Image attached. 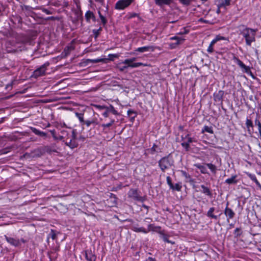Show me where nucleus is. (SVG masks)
<instances>
[{
    "mask_svg": "<svg viewBox=\"0 0 261 261\" xmlns=\"http://www.w3.org/2000/svg\"><path fill=\"white\" fill-rule=\"evenodd\" d=\"M75 115L81 122L85 123V121L84 120V115L83 114L76 113Z\"/></svg>",
    "mask_w": 261,
    "mask_h": 261,
    "instance_id": "obj_31",
    "label": "nucleus"
},
{
    "mask_svg": "<svg viewBox=\"0 0 261 261\" xmlns=\"http://www.w3.org/2000/svg\"><path fill=\"white\" fill-rule=\"evenodd\" d=\"M155 48V47L153 46H143L141 47L137 48L135 51H138L140 53H144L147 51H153Z\"/></svg>",
    "mask_w": 261,
    "mask_h": 261,
    "instance_id": "obj_11",
    "label": "nucleus"
},
{
    "mask_svg": "<svg viewBox=\"0 0 261 261\" xmlns=\"http://www.w3.org/2000/svg\"><path fill=\"white\" fill-rule=\"evenodd\" d=\"M3 121V118H2V120L0 121V123H2Z\"/></svg>",
    "mask_w": 261,
    "mask_h": 261,
    "instance_id": "obj_61",
    "label": "nucleus"
},
{
    "mask_svg": "<svg viewBox=\"0 0 261 261\" xmlns=\"http://www.w3.org/2000/svg\"><path fill=\"white\" fill-rule=\"evenodd\" d=\"M215 211V208L214 207H210L209 210L207 212V216L212 219L215 220L218 219V217L217 215L214 214V212Z\"/></svg>",
    "mask_w": 261,
    "mask_h": 261,
    "instance_id": "obj_15",
    "label": "nucleus"
},
{
    "mask_svg": "<svg viewBox=\"0 0 261 261\" xmlns=\"http://www.w3.org/2000/svg\"><path fill=\"white\" fill-rule=\"evenodd\" d=\"M127 112H128V114L129 115L131 113L133 112V111L131 110H128Z\"/></svg>",
    "mask_w": 261,
    "mask_h": 261,
    "instance_id": "obj_55",
    "label": "nucleus"
},
{
    "mask_svg": "<svg viewBox=\"0 0 261 261\" xmlns=\"http://www.w3.org/2000/svg\"><path fill=\"white\" fill-rule=\"evenodd\" d=\"M33 132L37 135L38 136H41V137H46V134L43 132H41L40 130H39L38 129H37L36 128H33Z\"/></svg>",
    "mask_w": 261,
    "mask_h": 261,
    "instance_id": "obj_26",
    "label": "nucleus"
},
{
    "mask_svg": "<svg viewBox=\"0 0 261 261\" xmlns=\"http://www.w3.org/2000/svg\"><path fill=\"white\" fill-rule=\"evenodd\" d=\"M21 241H22V242H24V240L23 239L21 240Z\"/></svg>",
    "mask_w": 261,
    "mask_h": 261,
    "instance_id": "obj_63",
    "label": "nucleus"
},
{
    "mask_svg": "<svg viewBox=\"0 0 261 261\" xmlns=\"http://www.w3.org/2000/svg\"><path fill=\"white\" fill-rule=\"evenodd\" d=\"M171 0H154L155 4L159 6L162 7L163 4H168Z\"/></svg>",
    "mask_w": 261,
    "mask_h": 261,
    "instance_id": "obj_23",
    "label": "nucleus"
},
{
    "mask_svg": "<svg viewBox=\"0 0 261 261\" xmlns=\"http://www.w3.org/2000/svg\"><path fill=\"white\" fill-rule=\"evenodd\" d=\"M145 261H156V259L151 257H148Z\"/></svg>",
    "mask_w": 261,
    "mask_h": 261,
    "instance_id": "obj_49",
    "label": "nucleus"
},
{
    "mask_svg": "<svg viewBox=\"0 0 261 261\" xmlns=\"http://www.w3.org/2000/svg\"><path fill=\"white\" fill-rule=\"evenodd\" d=\"M233 60L241 68L244 69L245 72H248L249 71V67L246 66L239 58L234 57Z\"/></svg>",
    "mask_w": 261,
    "mask_h": 261,
    "instance_id": "obj_10",
    "label": "nucleus"
},
{
    "mask_svg": "<svg viewBox=\"0 0 261 261\" xmlns=\"http://www.w3.org/2000/svg\"><path fill=\"white\" fill-rule=\"evenodd\" d=\"M85 123L86 124L87 127H89L92 124H98V122H97V120L96 118H93L91 120H88L85 121Z\"/></svg>",
    "mask_w": 261,
    "mask_h": 261,
    "instance_id": "obj_22",
    "label": "nucleus"
},
{
    "mask_svg": "<svg viewBox=\"0 0 261 261\" xmlns=\"http://www.w3.org/2000/svg\"><path fill=\"white\" fill-rule=\"evenodd\" d=\"M136 61L135 58H132L130 59H125L124 61L122 62V64L126 65L127 67L131 68H137L140 66H146L147 64H143L141 62L134 63V61Z\"/></svg>",
    "mask_w": 261,
    "mask_h": 261,
    "instance_id": "obj_3",
    "label": "nucleus"
},
{
    "mask_svg": "<svg viewBox=\"0 0 261 261\" xmlns=\"http://www.w3.org/2000/svg\"><path fill=\"white\" fill-rule=\"evenodd\" d=\"M112 56L116 58L118 57V56L117 55H112Z\"/></svg>",
    "mask_w": 261,
    "mask_h": 261,
    "instance_id": "obj_57",
    "label": "nucleus"
},
{
    "mask_svg": "<svg viewBox=\"0 0 261 261\" xmlns=\"http://www.w3.org/2000/svg\"><path fill=\"white\" fill-rule=\"evenodd\" d=\"M181 145L184 147H185L187 150H188L189 148V143H187V142H183V143H181Z\"/></svg>",
    "mask_w": 261,
    "mask_h": 261,
    "instance_id": "obj_43",
    "label": "nucleus"
},
{
    "mask_svg": "<svg viewBox=\"0 0 261 261\" xmlns=\"http://www.w3.org/2000/svg\"><path fill=\"white\" fill-rule=\"evenodd\" d=\"M96 2H98L100 4H103L104 2V0H95Z\"/></svg>",
    "mask_w": 261,
    "mask_h": 261,
    "instance_id": "obj_52",
    "label": "nucleus"
},
{
    "mask_svg": "<svg viewBox=\"0 0 261 261\" xmlns=\"http://www.w3.org/2000/svg\"><path fill=\"white\" fill-rule=\"evenodd\" d=\"M100 18L101 19V22H102V24L103 25H105L107 23V19L103 15L102 16H100Z\"/></svg>",
    "mask_w": 261,
    "mask_h": 261,
    "instance_id": "obj_42",
    "label": "nucleus"
},
{
    "mask_svg": "<svg viewBox=\"0 0 261 261\" xmlns=\"http://www.w3.org/2000/svg\"><path fill=\"white\" fill-rule=\"evenodd\" d=\"M98 15H99V17H100V16H102L99 11H98Z\"/></svg>",
    "mask_w": 261,
    "mask_h": 261,
    "instance_id": "obj_56",
    "label": "nucleus"
},
{
    "mask_svg": "<svg viewBox=\"0 0 261 261\" xmlns=\"http://www.w3.org/2000/svg\"><path fill=\"white\" fill-rule=\"evenodd\" d=\"M115 122V120L114 119H111L110 121V122L107 123V124H101V126L105 128L106 127H109L111 126Z\"/></svg>",
    "mask_w": 261,
    "mask_h": 261,
    "instance_id": "obj_32",
    "label": "nucleus"
},
{
    "mask_svg": "<svg viewBox=\"0 0 261 261\" xmlns=\"http://www.w3.org/2000/svg\"><path fill=\"white\" fill-rule=\"evenodd\" d=\"M195 167L199 169L202 174H208L206 167L205 166L201 165L200 164H195L194 165Z\"/></svg>",
    "mask_w": 261,
    "mask_h": 261,
    "instance_id": "obj_16",
    "label": "nucleus"
},
{
    "mask_svg": "<svg viewBox=\"0 0 261 261\" xmlns=\"http://www.w3.org/2000/svg\"><path fill=\"white\" fill-rule=\"evenodd\" d=\"M228 202L227 203L226 207L224 210V214L227 217V220L228 222L229 219H232L235 215L234 212L230 208L228 207Z\"/></svg>",
    "mask_w": 261,
    "mask_h": 261,
    "instance_id": "obj_9",
    "label": "nucleus"
},
{
    "mask_svg": "<svg viewBox=\"0 0 261 261\" xmlns=\"http://www.w3.org/2000/svg\"><path fill=\"white\" fill-rule=\"evenodd\" d=\"M128 196L129 197L139 201L142 202L145 200L144 197H141L139 195L137 190L135 189H130L128 191Z\"/></svg>",
    "mask_w": 261,
    "mask_h": 261,
    "instance_id": "obj_5",
    "label": "nucleus"
},
{
    "mask_svg": "<svg viewBox=\"0 0 261 261\" xmlns=\"http://www.w3.org/2000/svg\"><path fill=\"white\" fill-rule=\"evenodd\" d=\"M101 30V28H100L98 30H94L93 31V33L95 36V37H97L99 34V32Z\"/></svg>",
    "mask_w": 261,
    "mask_h": 261,
    "instance_id": "obj_44",
    "label": "nucleus"
},
{
    "mask_svg": "<svg viewBox=\"0 0 261 261\" xmlns=\"http://www.w3.org/2000/svg\"><path fill=\"white\" fill-rule=\"evenodd\" d=\"M151 221V219L149 218H146L144 220V221L147 222V223H150Z\"/></svg>",
    "mask_w": 261,
    "mask_h": 261,
    "instance_id": "obj_51",
    "label": "nucleus"
},
{
    "mask_svg": "<svg viewBox=\"0 0 261 261\" xmlns=\"http://www.w3.org/2000/svg\"><path fill=\"white\" fill-rule=\"evenodd\" d=\"M103 60L102 59H88L87 61L91 63H98L102 62Z\"/></svg>",
    "mask_w": 261,
    "mask_h": 261,
    "instance_id": "obj_34",
    "label": "nucleus"
},
{
    "mask_svg": "<svg viewBox=\"0 0 261 261\" xmlns=\"http://www.w3.org/2000/svg\"><path fill=\"white\" fill-rule=\"evenodd\" d=\"M42 11L44 12L45 13H46V14H51L53 13L50 11L49 10L46 9H45V8H42Z\"/></svg>",
    "mask_w": 261,
    "mask_h": 261,
    "instance_id": "obj_46",
    "label": "nucleus"
},
{
    "mask_svg": "<svg viewBox=\"0 0 261 261\" xmlns=\"http://www.w3.org/2000/svg\"><path fill=\"white\" fill-rule=\"evenodd\" d=\"M5 238L7 241L13 246L17 247L20 245V241L18 239L8 237L7 236H5Z\"/></svg>",
    "mask_w": 261,
    "mask_h": 261,
    "instance_id": "obj_12",
    "label": "nucleus"
},
{
    "mask_svg": "<svg viewBox=\"0 0 261 261\" xmlns=\"http://www.w3.org/2000/svg\"><path fill=\"white\" fill-rule=\"evenodd\" d=\"M49 235L50 236V237L53 240H55L56 238V237H57L56 233L55 231L53 230H51V232H50Z\"/></svg>",
    "mask_w": 261,
    "mask_h": 261,
    "instance_id": "obj_41",
    "label": "nucleus"
},
{
    "mask_svg": "<svg viewBox=\"0 0 261 261\" xmlns=\"http://www.w3.org/2000/svg\"><path fill=\"white\" fill-rule=\"evenodd\" d=\"M173 160L169 156L163 157L159 161V166L161 170L164 172L173 165Z\"/></svg>",
    "mask_w": 261,
    "mask_h": 261,
    "instance_id": "obj_2",
    "label": "nucleus"
},
{
    "mask_svg": "<svg viewBox=\"0 0 261 261\" xmlns=\"http://www.w3.org/2000/svg\"><path fill=\"white\" fill-rule=\"evenodd\" d=\"M160 229V226H155L153 224H150L148 225V228L146 229V230H148V232L150 231H158Z\"/></svg>",
    "mask_w": 261,
    "mask_h": 261,
    "instance_id": "obj_18",
    "label": "nucleus"
},
{
    "mask_svg": "<svg viewBox=\"0 0 261 261\" xmlns=\"http://www.w3.org/2000/svg\"><path fill=\"white\" fill-rule=\"evenodd\" d=\"M201 188L202 189V192L203 194H205V195H206L207 196H211L212 193L208 188L205 187V186H204L203 185H201Z\"/></svg>",
    "mask_w": 261,
    "mask_h": 261,
    "instance_id": "obj_21",
    "label": "nucleus"
},
{
    "mask_svg": "<svg viewBox=\"0 0 261 261\" xmlns=\"http://www.w3.org/2000/svg\"><path fill=\"white\" fill-rule=\"evenodd\" d=\"M95 107L100 110L106 109V107L103 106L96 105Z\"/></svg>",
    "mask_w": 261,
    "mask_h": 261,
    "instance_id": "obj_48",
    "label": "nucleus"
},
{
    "mask_svg": "<svg viewBox=\"0 0 261 261\" xmlns=\"http://www.w3.org/2000/svg\"><path fill=\"white\" fill-rule=\"evenodd\" d=\"M215 44H212V42H211L210 45L208 46V48H207V51L208 52V53H212L214 51V49H213V45H214Z\"/></svg>",
    "mask_w": 261,
    "mask_h": 261,
    "instance_id": "obj_38",
    "label": "nucleus"
},
{
    "mask_svg": "<svg viewBox=\"0 0 261 261\" xmlns=\"http://www.w3.org/2000/svg\"><path fill=\"white\" fill-rule=\"evenodd\" d=\"M180 172L181 173V175L184 177H185V178H186V180L187 182H193V180L191 178V176L188 173H187L186 171L181 170L180 171Z\"/></svg>",
    "mask_w": 261,
    "mask_h": 261,
    "instance_id": "obj_19",
    "label": "nucleus"
},
{
    "mask_svg": "<svg viewBox=\"0 0 261 261\" xmlns=\"http://www.w3.org/2000/svg\"><path fill=\"white\" fill-rule=\"evenodd\" d=\"M50 132H51V133H52L53 134H54V132H55V130H51Z\"/></svg>",
    "mask_w": 261,
    "mask_h": 261,
    "instance_id": "obj_60",
    "label": "nucleus"
},
{
    "mask_svg": "<svg viewBox=\"0 0 261 261\" xmlns=\"http://www.w3.org/2000/svg\"><path fill=\"white\" fill-rule=\"evenodd\" d=\"M231 0H223L220 4L221 6H226L230 4Z\"/></svg>",
    "mask_w": 261,
    "mask_h": 261,
    "instance_id": "obj_35",
    "label": "nucleus"
},
{
    "mask_svg": "<svg viewBox=\"0 0 261 261\" xmlns=\"http://www.w3.org/2000/svg\"><path fill=\"white\" fill-rule=\"evenodd\" d=\"M54 19V17H48L47 18V19H48V20H50V19L52 20V19Z\"/></svg>",
    "mask_w": 261,
    "mask_h": 261,
    "instance_id": "obj_54",
    "label": "nucleus"
},
{
    "mask_svg": "<svg viewBox=\"0 0 261 261\" xmlns=\"http://www.w3.org/2000/svg\"><path fill=\"white\" fill-rule=\"evenodd\" d=\"M224 91L222 90H219L217 92L214 93V98L215 101H221L222 100L224 95Z\"/></svg>",
    "mask_w": 261,
    "mask_h": 261,
    "instance_id": "obj_13",
    "label": "nucleus"
},
{
    "mask_svg": "<svg viewBox=\"0 0 261 261\" xmlns=\"http://www.w3.org/2000/svg\"><path fill=\"white\" fill-rule=\"evenodd\" d=\"M108 113H109V112L107 110H106V111L105 112L103 113V116L105 117H108Z\"/></svg>",
    "mask_w": 261,
    "mask_h": 261,
    "instance_id": "obj_50",
    "label": "nucleus"
},
{
    "mask_svg": "<svg viewBox=\"0 0 261 261\" xmlns=\"http://www.w3.org/2000/svg\"><path fill=\"white\" fill-rule=\"evenodd\" d=\"M119 71L122 72L125 69L127 68V66L125 65L124 66H120V67H118Z\"/></svg>",
    "mask_w": 261,
    "mask_h": 261,
    "instance_id": "obj_45",
    "label": "nucleus"
},
{
    "mask_svg": "<svg viewBox=\"0 0 261 261\" xmlns=\"http://www.w3.org/2000/svg\"><path fill=\"white\" fill-rule=\"evenodd\" d=\"M181 185L179 183L175 184L174 185H173V187H170V189L173 190H176L177 191H180L181 189Z\"/></svg>",
    "mask_w": 261,
    "mask_h": 261,
    "instance_id": "obj_30",
    "label": "nucleus"
},
{
    "mask_svg": "<svg viewBox=\"0 0 261 261\" xmlns=\"http://www.w3.org/2000/svg\"><path fill=\"white\" fill-rule=\"evenodd\" d=\"M156 147V146L155 145H153V146H152L151 149L154 151H156V149L155 148Z\"/></svg>",
    "mask_w": 261,
    "mask_h": 261,
    "instance_id": "obj_53",
    "label": "nucleus"
},
{
    "mask_svg": "<svg viewBox=\"0 0 261 261\" xmlns=\"http://www.w3.org/2000/svg\"><path fill=\"white\" fill-rule=\"evenodd\" d=\"M199 21H203V19H202V18H200V19H199Z\"/></svg>",
    "mask_w": 261,
    "mask_h": 261,
    "instance_id": "obj_62",
    "label": "nucleus"
},
{
    "mask_svg": "<svg viewBox=\"0 0 261 261\" xmlns=\"http://www.w3.org/2000/svg\"><path fill=\"white\" fill-rule=\"evenodd\" d=\"M207 167L210 169L212 173L215 174L217 171V167L211 163H208L206 164Z\"/></svg>",
    "mask_w": 261,
    "mask_h": 261,
    "instance_id": "obj_24",
    "label": "nucleus"
},
{
    "mask_svg": "<svg viewBox=\"0 0 261 261\" xmlns=\"http://www.w3.org/2000/svg\"><path fill=\"white\" fill-rule=\"evenodd\" d=\"M49 63L46 62L39 68L36 69L33 72V76L37 78L39 76H43L45 74L46 68L49 66Z\"/></svg>",
    "mask_w": 261,
    "mask_h": 261,
    "instance_id": "obj_4",
    "label": "nucleus"
},
{
    "mask_svg": "<svg viewBox=\"0 0 261 261\" xmlns=\"http://www.w3.org/2000/svg\"><path fill=\"white\" fill-rule=\"evenodd\" d=\"M175 22V21H171V22H170V23H173V22Z\"/></svg>",
    "mask_w": 261,
    "mask_h": 261,
    "instance_id": "obj_64",
    "label": "nucleus"
},
{
    "mask_svg": "<svg viewBox=\"0 0 261 261\" xmlns=\"http://www.w3.org/2000/svg\"><path fill=\"white\" fill-rule=\"evenodd\" d=\"M226 38L224 37L221 36L220 35H217L215 39H214L211 42L212 44H215L219 41L225 40Z\"/></svg>",
    "mask_w": 261,
    "mask_h": 261,
    "instance_id": "obj_28",
    "label": "nucleus"
},
{
    "mask_svg": "<svg viewBox=\"0 0 261 261\" xmlns=\"http://www.w3.org/2000/svg\"><path fill=\"white\" fill-rule=\"evenodd\" d=\"M166 179H167V182L168 185H169V186L170 187V188L173 187V184L172 183L171 179L170 177L167 176L166 178Z\"/></svg>",
    "mask_w": 261,
    "mask_h": 261,
    "instance_id": "obj_39",
    "label": "nucleus"
},
{
    "mask_svg": "<svg viewBox=\"0 0 261 261\" xmlns=\"http://www.w3.org/2000/svg\"><path fill=\"white\" fill-rule=\"evenodd\" d=\"M133 230L137 232H143L144 233H147L148 232V230H146V229L142 227H138L134 226L133 227Z\"/></svg>",
    "mask_w": 261,
    "mask_h": 261,
    "instance_id": "obj_17",
    "label": "nucleus"
},
{
    "mask_svg": "<svg viewBox=\"0 0 261 261\" xmlns=\"http://www.w3.org/2000/svg\"><path fill=\"white\" fill-rule=\"evenodd\" d=\"M143 206L145 208H148V206H146L145 205H143Z\"/></svg>",
    "mask_w": 261,
    "mask_h": 261,
    "instance_id": "obj_58",
    "label": "nucleus"
},
{
    "mask_svg": "<svg viewBox=\"0 0 261 261\" xmlns=\"http://www.w3.org/2000/svg\"><path fill=\"white\" fill-rule=\"evenodd\" d=\"M85 256L87 261H96V256L91 250L85 251Z\"/></svg>",
    "mask_w": 261,
    "mask_h": 261,
    "instance_id": "obj_8",
    "label": "nucleus"
},
{
    "mask_svg": "<svg viewBox=\"0 0 261 261\" xmlns=\"http://www.w3.org/2000/svg\"><path fill=\"white\" fill-rule=\"evenodd\" d=\"M106 109L109 112H111V113H112L114 115H117L118 114L117 111L115 109L114 107L113 106H112V105H110L108 107H106Z\"/></svg>",
    "mask_w": 261,
    "mask_h": 261,
    "instance_id": "obj_27",
    "label": "nucleus"
},
{
    "mask_svg": "<svg viewBox=\"0 0 261 261\" xmlns=\"http://www.w3.org/2000/svg\"><path fill=\"white\" fill-rule=\"evenodd\" d=\"M163 240L165 242H166L167 243H171L172 244H174V242H172L171 241L169 240L168 239V237L166 236H164L163 237Z\"/></svg>",
    "mask_w": 261,
    "mask_h": 261,
    "instance_id": "obj_40",
    "label": "nucleus"
},
{
    "mask_svg": "<svg viewBox=\"0 0 261 261\" xmlns=\"http://www.w3.org/2000/svg\"><path fill=\"white\" fill-rule=\"evenodd\" d=\"M259 137H260V138L261 139V130L260 131H259Z\"/></svg>",
    "mask_w": 261,
    "mask_h": 261,
    "instance_id": "obj_59",
    "label": "nucleus"
},
{
    "mask_svg": "<svg viewBox=\"0 0 261 261\" xmlns=\"http://www.w3.org/2000/svg\"><path fill=\"white\" fill-rule=\"evenodd\" d=\"M239 34L242 35L245 39L246 45L250 46L253 42L255 41V34L256 31L247 28L245 25L238 27Z\"/></svg>",
    "mask_w": 261,
    "mask_h": 261,
    "instance_id": "obj_1",
    "label": "nucleus"
},
{
    "mask_svg": "<svg viewBox=\"0 0 261 261\" xmlns=\"http://www.w3.org/2000/svg\"><path fill=\"white\" fill-rule=\"evenodd\" d=\"M255 125L257 126L258 131H261V123L259 120L257 119H256L254 121Z\"/></svg>",
    "mask_w": 261,
    "mask_h": 261,
    "instance_id": "obj_36",
    "label": "nucleus"
},
{
    "mask_svg": "<svg viewBox=\"0 0 261 261\" xmlns=\"http://www.w3.org/2000/svg\"><path fill=\"white\" fill-rule=\"evenodd\" d=\"M194 141H195V140L192 138L189 137L188 138V140H187V142L189 143V144H190V143H192V142H193Z\"/></svg>",
    "mask_w": 261,
    "mask_h": 261,
    "instance_id": "obj_47",
    "label": "nucleus"
},
{
    "mask_svg": "<svg viewBox=\"0 0 261 261\" xmlns=\"http://www.w3.org/2000/svg\"><path fill=\"white\" fill-rule=\"evenodd\" d=\"M204 132H207L210 134L214 133L212 127L208 126H204L203 127V129H202V133H203Z\"/></svg>",
    "mask_w": 261,
    "mask_h": 261,
    "instance_id": "obj_25",
    "label": "nucleus"
},
{
    "mask_svg": "<svg viewBox=\"0 0 261 261\" xmlns=\"http://www.w3.org/2000/svg\"><path fill=\"white\" fill-rule=\"evenodd\" d=\"M247 127L249 129L250 127H253V123L251 120L247 119L246 121Z\"/></svg>",
    "mask_w": 261,
    "mask_h": 261,
    "instance_id": "obj_37",
    "label": "nucleus"
},
{
    "mask_svg": "<svg viewBox=\"0 0 261 261\" xmlns=\"http://www.w3.org/2000/svg\"><path fill=\"white\" fill-rule=\"evenodd\" d=\"M133 2V0H119L115 5V8L118 10H122L128 6Z\"/></svg>",
    "mask_w": 261,
    "mask_h": 261,
    "instance_id": "obj_6",
    "label": "nucleus"
},
{
    "mask_svg": "<svg viewBox=\"0 0 261 261\" xmlns=\"http://www.w3.org/2000/svg\"><path fill=\"white\" fill-rule=\"evenodd\" d=\"M236 176H232L229 178H227L226 180H225V182L228 184H235L237 182V180H236Z\"/></svg>",
    "mask_w": 261,
    "mask_h": 261,
    "instance_id": "obj_29",
    "label": "nucleus"
},
{
    "mask_svg": "<svg viewBox=\"0 0 261 261\" xmlns=\"http://www.w3.org/2000/svg\"><path fill=\"white\" fill-rule=\"evenodd\" d=\"M85 18L86 21L88 22L90 21L91 19H92L94 22L96 21V18L94 13L90 11L86 12L85 13Z\"/></svg>",
    "mask_w": 261,
    "mask_h": 261,
    "instance_id": "obj_14",
    "label": "nucleus"
},
{
    "mask_svg": "<svg viewBox=\"0 0 261 261\" xmlns=\"http://www.w3.org/2000/svg\"><path fill=\"white\" fill-rule=\"evenodd\" d=\"M65 144L71 149H73L77 147L78 143L75 139V135L73 132L72 133V138L69 142H66Z\"/></svg>",
    "mask_w": 261,
    "mask_h": 261,
    "instance_id": "obj_7",
    "label": "nucleus"
},
{
    "mask_svg": "<svg viewBox=\"0 0 261 261\" xmlns=\"http://www.w3.org/2000/svg\"><path fill=\"white\" fill-rule=\"evenodd\" d=\"M172 0H171L169 4H163L162 6L164 5H169L172 2ZM179 1L184 5H189L190 4V0H179Z\"/></svg>",
    "mask_w": 261,
    "mask_h": 261,
    "instance_id": "obj_33",
    "label": "nucleus"
},
{
    "mask_svg": "<svg viewBox=\"0 0 261 261\" xmlns=\"http://www.w3.org/2000/svg\"><path fill=\"white\" fill-rule=\"evenodd\" d=\"M248 176L249 177V178L252 180L256 184V185L259 188H261V184L259 182V181H258V180L256 178V176H255V175L254 174H248Z\"/></svg>",
    "mask_w": 261,
    "mask_h": 261,
    "instance_id": "obj_20",
    "label": "nucleus"
}]
</instances>
